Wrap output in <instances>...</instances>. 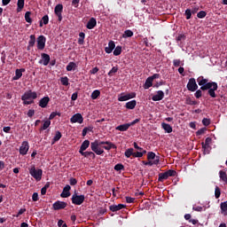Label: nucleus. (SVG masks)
<instances>
[{"label": "nucleus", "instance_id": "7", "mask_svg": "<svg viewBox=\"0 0 227 227\" xmlns=\"http://www.w3.org/2000/svg\"><path fill=\"white\" fill-rule=\"evenodd\" d=\"M147 160H153L154 166H158L159 162H160V156H157L153 152H149L147 153Z\"/></svg>", "mask_w": 227, "mask_h": 227}, {"label": "nucleus", "instance_id": "11", "mask_svg": "<svg viewBox=\"0 0 227 227\" xmlns=\"http://www.w3.org/2000/svg\"><path fill=\"white\" fill-rule=\"evenodd\" d=\"M130 98H136V93L131 92L126 95L121 94V96L118 98V100L119 102H127V100H130Z\"/></svg>", "mask_w": 227, "mask_h": 227}, {"label": "nucleus", "instance_id": "43", "mask_svg": "<svg viewBox=\"0 0 227 227\" xmlns=\"http://www.w3.org/2000/svg\"><path fill=\"white\" fill-rule=\"evenodd\" d=\"M82 157H90V159H95V153L93 152H84L82 153Z\"/></svg>", "mask_w": 227, "mask_h": 227}, {"label": "nucleus", "instance_id": "49", "mask_svg": "<svg viewBox=\"0 0 227 227\" xmlns=\"http://www.w3.org/2000/svg\"><path fill=\"white\" fill-rule=\"evenodd\" d=\"M121 54V46H116L114 51V56H120Z\"/></svg>", "mask_w": 227, "mask_h": 227}, {"label": "nucleus", "instance_id": "1", "mask_svg": "<svg viewBox=\"0 0 227 227\" xmlns=\"http://www.w3.org/2000/svg\"><path fill=\"white\" fill-rule=\"evenodd\" d=\"M197 82L199 86L200 87V90H197L195 92V97L197 98H201L203 96L202 91L207 90V95L211 97V98H217V94H215V91H217L219 86L217 85V82H208V79L204 78L203 76H200L197 79Z\"/></svg>", "mask_w": 227, "mask_h": 227}, {"label": "nucleus", "instance_id": "59", "mask_svg": "<svg viewBox=\"0 0 227 227\" xmlns=\"http://www.w3.org/2000/svg\"><path fill=\"white\" fill-rule=\"evenodd\" d=\"M69 184H70V185H77V179L71 177L69 179Z\"/></svg>", "mask_w": 227, "mask_h": 227}, {"label": "nucleus", "instance_id": "4", "mask_svg": "<svg viewBox=\"0 0 227 227\" xmlns=\"http://www.w3.org/2000/svg\"><path fill=\"white\" fill-rule=\"evenodd\" d=\"M90 148L96 155H102L104 153V147L100 143H91Z\"/></svg>", "mask_w": 227, "mask_h": 227}, {"label": "nucleus", "instance_id": "27", "mask_svg": "<svg viewBox=\"0 0 227 227\" xmlns=\"http://www.w3.org/2000/svg\"><path fill=\"white\" fill-rule=\"evenodd\" d=\"M201 146L204 150V153H210V151L212 150L210 143H201Z\"/></svg>", "mask_w": 227, "mask_h": 227}, {"label": "nucleus", "instance_id": "57", "mask_svg": "<svg viewBox=\"0 0 227 227\" xmlns=\"http://www.w3.org/2000/svg\"><path fill=\"white\" fill-rule=\"evenodd\" d=\"M207 132V128H202L196 132L197 136H203Z\"/></svg>", "mask_w": 227, "mask_h": 227}, {"label": "nucleus", "instance_id": "47", "mask_svg": "<svg viewBox=\"0 0 227 227\" xmlns=\"http://www.w3.org/2000/svg\"><path fill=\"white\" fill-rule=\"evenodd\" d=\"M114 169L115 171H121V170L125 169V166H123V164H121V163H118V164H116V165L114 167Z\"/></svg>", "mask_w": 227, "mask_h": 227}, {"label": "nucleus", "instance_id": "23", "mask_svg": "<svg viewBox=\"0 0 227 227\" xmlns=\"http://www.w3.org/2000/svg\"><path fill=\"white\" fill-rule=\"evenodd\" d=\"M130 129V124L125 123L116 127V130H120V132H125Z\"/></svg>", "mask_w": 227, "mask_h": 227}, {"label": "nucleus", "instance_id": "58", "mask_svg": "<svg viewBox=\"0 0 227 227\" xmlns=\"http://www.w3.org/2000/svg\"><path fill=\"white\" fill-rule=\"evenodd\" d=\"M173 65H174V67H178L182 65V61H180V59H174L173 60Z\"/></svg>", "mask_w": 227, "mask_h": 227}, {"label": "nucleus", "instance_id": "25", "mask_svg": "<svg viewBox=\"0 0 227 227\" xmlns=\"http://www.w3.org/2000/svg\"><path fill=\"white\" fill-rule=\"evenodd\" d=\"M152 86H153V80H152V78L149 76L146 80L144 84V89L145 90H149V88H152Z\"/></svg>", "mask_w": 227, "mask_h": 227}, {"label": "nucleus", "instance_id": "34", "mask_svg": "<svg viewBox=\"0 0 227 227\" xmlns=\"http://www.w3.org/2000/svg\"><path fill=\"white\" fill-rule=\"evenodd\" d=\"M84 38H86V34H84L83 32H81L79 34V38H78L79 45H84Z\"/></svg>", "mask_w": 227, "mask_h": 227}, {"label": "nucleus", "instance_id": "15", "mask_svg": "<svg viewBox=\"0 0 227 227\" xmlns=\"http://www.w3.org/2000/svg\"><path fill=\"white\" fill-rule=\"evenodd\" d=\"M41 58H42L43 65L44 67H47V65H49V63H51V56L49 54L42 53Z\"/></svg>", "mask_w": 227, "mask_h": 227}, {"label": "nucleus", "instance_id": "35", "mask_svg": "<svg viewBox=\"0 0 227 227\" xmlns=\"http://www.w3.org/2000/svg\"><path fill=\"white\" fill-rule=\"evenodd\" d=\"M169 177L167 172L160 173L158 177V182H162L163 180H168Z\"/></svg>", "mask_w": 227, "mask_h": 227}, {"label": "nucleus", "instance_id": "41", "mask_svg": "<svg viewBox=\"0 0 227 227\" xmlns=\"http://www.w3.org/2000/svg\"><path fill=\"white\" fill-rule=\"evenodd\" d=\"M68 81H69V79L67 76L60 78V82H61L62 86H69L70 82Z\"/></svg>", "mask_w": 227, "mask_h": 227}, {"label": "nucleus", "instance_id": "9", "mask_svg": "<svg viewBox=\"0 0 227 227\" xmlns=\"http://www.w3.org/2000/svg\"><path fill=\"white\" fill-rule=\"evenodd\" d=\"M67 206L68 204L67 202L57 200L56 202L53 203L52 207H53V210H63L67 208Z\"/></svg>", "mask_w": 227, "mask_h": 227}, {"label": "nucleus", "instance_id": "16", "mask_svg": "<svg viewBox=\"0 0 227 227\" xmlns=\"http://www.w3.org/2000/svg\"><path fill=\"white\" fill-rule=\"evenodd\" d=\"M70 189H72V187L69 184H67L64 187L62 193L60 194L61 198H69Z\"/></svg>", "mask_w": 227, "mask_h": 227}, {"label": "nucleus", "instance_id": "18", "mask_svg": "<svg viewBox=\"0 0 227 227\" xmlns=\"http://www.w3.org/2000/svg\"><path fill=\"white\" fill-rule=\"evenodd\" d=\"M26 72V68H20L15 70V75L13 76V81H19L22 77V73Z\"/></svg>", "mask_w": 227, "mask_h": 227}, {"label": "nucleus", "instance_id": "5", "mask_svg": "<svg viewBox=\"0 0 227 227\" xmlns=\"http://www.w3.org/2000/svg\"><path fill=\"white\" fill-rule=\"evenodd\" d=\"M38 98V94L36 92L28 90L21 96V100H35Z\"/></svg>", "mask_w": 227, "mask_h": 227}, {"label": "nucleus", "instance_id": "37", "mask_svg": "<svg viewBox=\"0 0 227 227\" xmlns=\"http://www.w3.org/2000/svg\"><path fill=\"white\" fill-rule=\"evenodd\" d=\"M220 179L224 182V184H227V174L226 172L220 170L219 171Z\"/></svg>", "mask_w": 227, "mask_h": 227}, {"label": "nucleus", "instance_id": "19", "mask_svg": "<svg viewBox=\"0 0 227 227\" xmlns=\"http://www.w3.org/2000/svg\"><path fill=\"white\" fill-rule=\"evenodd\" d=\"M29 152V145L27 144H22L21 146L20 147V155H26Z\"/></svg>", "mask_w": 227, "mask_h": 227}, {"label": "nucleus", "instance_id": "48", "mask_svg": "<svg viewBox=\"0 0 227 227\" xmlns=\"http://www.w3.org/2000/svg\"><path fill=\"white\" fill-rule=\"evenodd\" d=\"M61 132L56 131L55 136L53 137V143H56L61 139Z\"/></svg>", "mask_w": 227, "mask_h": 227}, {"label": "nucleus", "instance_id": "2", "mask_svg": "<svg viewBox=\"0 0 227 227\" xmlns=\"http://www.w3.org/2000/svg\"><path fill=\"white\" fill-rule=\"evenodd\" d=\"M28 170L31 176H33L35 180H36L37 182H40V180H42V175H43V170H42V168L36 169V167H35V165H32L31 168H28Z\"/></svg>", "mask_w": 227, "mask_h": 227}, {"label": "nucleus", "instance_id": "10", "mask_svg": "<svg viewBox=\"0 0 227 227\" xmlns=\"http://www.w3.org/2000/svg\"><path fill=\"white\" fill-rule=\"evenodd\" d=\"M54 12H55V15H57V17L59 19V22H61V20H63V16H62L63 4H57L55 6Z\"/></svg>", "mask_w": 227, "mask_h": 227}, {"label": "nucleus", "instance_id": "38", "mask_svg": "<svg viewBox=\"0 0 227 227\" xmlns=\"http://www.w3.org/2000/svg\"><path fill=\"white\" fill-rule=\"evenodd\" d=\"M25 20L27 24H33V20L31 19V12H27L25 13Z\"/></svg>", "mask_w": 227, "mask_h": 227}, {"label": "nucleus", "instance_id": "62", "mask_svg": "<svg viewBox=\"0 0 227 227\" xmlns=\"http://www.w3.org/2000/svg\"><path fill=\"white\" fill-rule=\"evenodd\" d=\"M32 200L33 201H38L39 198H38V192H34L32 195Z\"/></svg>", "mask_w": 227, "mask_h": 227}, {"label": "nucleus", "instance_id": "28", "mask_svg": "<svg viewBox=\"0 0 227 227\" xmlns=\"http://www.w3.org/2000/svg\"><path fill=\"white\" fill-rule=\"evenodd\" d=\"M161 127L165 130V132H168V134H171V132H173V128L168 123H161Z\"/></svg>", "mask_w": 227, "mask_h": 227}, {"label": "nucleus", "instance_id": "22", "mask_svg": "<svg viewBox=\"0 0 227 227\" xmlns=\"http://www.w3.org/2000/svg\"><path fill=\"white\" fill-rule=\"evenodd\" d=\"M67 72H74L77 70V65L75 62H69L66 67Z\"/></svg>", "mask_w": 227, "mask_h": 227}, {"label": "nucleus", "instance_id": "3", "mask_svg": "<svg viewBox=\"0 0 227 227\" xmlns=\"http://www.w3.org/2000/svg\"><path fill=\"white\" fill-rule=\"evenodd\" d=\"M84 200H86V197L84 195H77V192H74L71 198L73 205H82Z\"/></svg>", "mask_w": 227, "mask_h": 227}, {"label": "nucleus", "instance_id": "6", "mask_svg": "<svg viewBox=\"0 0 227 227\" xmlns=\"http://www.w3.org/2000/svg\"><path fill=\"white\" fill-rule=\"evenodd\" d=\"M37 42V49L38 51H43L45 49V43L47 42V38L44 35H39L36 39Z\"/></svg>", "mask_w": 227, "mask_h": 227}, {"label": "nucleus", "instance_id": "17", "mask_svg": "<svg viewBox=\"0 0 227 227\" xmlns=\"http://www.w3.org/2000/svg\"><path fill=\"white\" fill-rule=\"evenodd\" d=\"M96 27H97V19L90 18L86 25L87 29H94Z\"/></svg>", "mask_w": 227, "mask_h": 227}, {"label": "nucleus", "instance_id": "33", "mask_svg": "<svg viewBox=\"0 0 227 227\" xmlns=\"http://www.w3.org/2000/svg\"><path fill=\"white\" fill-rule=\"evenodd\" d=\"M134 36V32L132 30L128 29L122 34V38H132Z\"/></svg>", "mask_w": 227, "mask_h": 227}, {"label": "nucleus", "instance_id": "53", "mask_svg": "<svg viewBox=\"0 0 227 227\" xmlns=\"http://www.w3.org/2000/svg\"><path fill=\"white\" fill-rule=\"evenodd\" d=\"M184 14L186 15V20H189L192 17V12L191 9H186Z\"/></svg>", "mask_w": 227, "mask_h": 227}, {"label": "nucleus", "instance_id": "36", "mask_svg": "<svg viewBox=\"0 0 227 227\" xmlns=\"http://www.w3.org/2000/svg\"><path fill=\"white\" fill-rule=\"evenodd\" d=\"M29 38H30V40L28 41L29 47H35V43H36V36L35 35H31Z\"/></svg>", "mask_w": 227, "mask_h": 227}, {"label": "nucleus", "instance_id": "63", "mask_svg": "<svg viewBox=\"0 0 227 227\" xmlns=\"http://www.w3.org/2000/svg\"><path fill=\"white\" fill-rule=\"evenodd\" d=\"M98 67H96L94 68H92L90 71V74H91L92 75H95V74H97L98 72Z\"/></svg>", "mask_w": 227, "mask_h": 227}, {"label": "nucleus", "instance_id": "44", "mask_svg": "<svg viewBox=\"0 0 227 227\" xmlns=\"http://www.w3.org/2000/svg\"><path fill=\"white\" fill-rule=\"evenodd\" d=\"M215 198L216 200H219V198H221V188H219V186H215Z\"/></svg>", "mask_w": 227, "mask_h": 227}, {"label": "nucleus", "instance_id": "50", "mask_svg": "<svg viewBox=\"0 0 227 227\" xmlns=\"http://www.w3.org/2000/svg\"><path fill=\"white\" fill-rule=\"evenodd\" d=\"M198 19H205L207 17V12L200 11L197 13Z\"/></svg>", "mask_w": 227, "mask_h": 227}, {"label": "nucleus", "instance_id": "31", "mask_svg": "<svg viewBox=\"0 0 227 227\" xmlns=\"http://www.w3.org/2000/svg\"><path fill=\"white\" fill-rule=\"evenodd\" d=\"M88 148H90V143H82L80 147L79 153H84V151L88 150Z\"/></svg>", "mask_w": 227, "mask_h": 227}, {"label": "nucleus", "instance_id": "32", "mask_svg": "<svg viewBox=\"0 0 227 227\" xmlns=\"http://www.w3.org/2000/svg\"><path fill=\"white\" fill-rule=\"evenodd\" d=\"M145 153H146V150L137 151V152H134V151H133V157L141 158V157H143Z\"/></svg>", "mask_w": 227, "mask_h": 227}, {"label": "nucleus", "instance_id": "51", "mask_svg": "<svg viewBox=\"0 0 227 227\" xmlns=\"http://www.w3.org/2000/svg\"><path fill=\"white\" fill-rule=\"evenodd\" d=\"M116 72H118V67H114L108 72L109 77H113V75H114V74H116Z\"/></svg>", "mask_w": 227, "mask_h": 227}, {"label": "nucleus", "instance_id": "54", "mask_svg": "<svg viewBox=\"0 0 227 227\" xmlns=\"http://www.w3.org/2000/svg\"><path fill=\"white\" fill-rule=\"evenodd\" d=\"M93 130V127H86L82 129V136H86L88 132H91Z\"/></svg>", "mask_w": 227, "mask_h": 227}, {"label": "nucleus", "instance_id": "52", "mask_svg": "<svg viewBox=\"0 0 227 227\" xmlns=\"http://www.w3.org/2000/svg\"><path fill=\"white\" fill-rule=\"evenodd\" d=\"M57 116H61V114H60V113H58V112H52V113L50 114L49 121L54 120V118H56Z\"/></svg>", "mask_w": 227, "mask_h": 227}, {"label": "nucleus", "instance_id": "24", "mask_svg": "<svg viewBox=\"0 0 227 227\" xmlns=\"http://www.w3.org/2000/svg\"><path fill=\"white\" fill-rule=\"evenodd\" d=\"M51 99L49 98V97H44L40 101H39V106L40 107L45 108L47 107V105L49 104V101Z\"/></svg>", "mask_w": 227, "mask_h": 227}, {"label": "nucleus", "instance_id": "12", "mask_svg": "<svg viewBox=\"0 0 227 227\" xmlns=\"http://www.w3.org/2000/svg\"><path fill=\"white\" fill-rule=\"evenodd\" d=\"M71 123H82L84 121V118L82 117V114H74L70 119Z\"/></svg>", "mask_w": 227, "mask_h": 227}, {"label": "nucleus", "instance_id": "30", "mask_svg": "<svg viewBox=\"0 0 227 227\" xmlns=\"http://www.w3.org/2000/svg\"><path fill=\"white\" fill-rule=\"evenodd\" d=\"M25 0H18L17 2V12H22L24 10Z\"/></svg>", "mask_w": 227, "mask_h": 227}, {"label": "nucleus", "instance_id": "45", "mask_svg": "<svg viewBox=\"0 0 227 227\" xmlns=\"http://www.w3.org/2000/svg\"><path fill=\"white\" fill-rule=\"evenodd\" d=\"M107 145L103 146V150H116V145L114 144H106Z\"/></svg>", "mask_w": 227, "mask_h": 227}, {"label": "nucleus", "instance_id": "56", "mask_svg": "<svg viewBox=\"0 0 227 227\" xmlns=\"http://www.w3.org/2000/svg\"><path fill=\"white\" fill-rule=\"evenodd\" d=\"M202 125H204V127H208V125H210V119L208 118H204L202 120Z\"/></svg>", "mask_w": 227, "mask_h": 227}, {"label": "nucleus", "instance_id": "46", "mask_svg": "<svg viewBox=\"0 0 227 227\" xmlns=\"http://www.w3.org/2000/svg\"><path fill=\"white\" fill-rule=\"evenodd\" d=\"M48 127H51V121L46 120L41 127V130H47Z\"/></svg>", "mask_w": 227, "mask_h": 227}, {"label": "nucleus", "instance_id": "39", "mask_svg": "<svg viewBox=\"0 0 227 227\" xmlns=\"http://www.w3.org/2000/svg\"><path fill=\"white\" fill-rule=\"evenodd\" d=\"M125 157H127V159H130V157H134V149L129 148L128 150H126Z\"/></svg>", "mask_w": 227, "mask_h": 227}, {"label": "nucleus", "instance_id": "40", "mask_svg": "<svg viewBox=\"0 0 227 227\" xmlns=\"http://www.w3.org/2000/svg\"><path fill=\"white\" fill-rule=\"evenodd\" d=\"M98 97H100V90H94L90 95V98H92V100H97Z\"/></svg>", "mask_w": 227, "mask_h": 227}, {"label": "nucleus", "instance_id": "8", "mask_svg": "<svg viewBox=\"0 0 227 227\" xmlns=\"http://www.w3.org/2000/svg\"><path fill=\"white\" fill-rule=\"evenodd\" d=\"M186 88L188 91H196L198 90V83H196V79L190 78Z\"/></svg>", "mask_w": 227, "mask_h": 227}, {"label": "nucleus", "instance_id": "26", "mask_svg": "<svg viewBox=\"0 0 227 227\" xmlns=\"http://www.w3.org/2000/svg\"><path fill=\"white\" fill-rule=\"evenodd\" d=\"M137 105V102L136 101V99H133L129 102H127L125 105V107L126 109H135Z\"/></svg>", "mask_w": 227, "mask_h": 227}, {"label": "nucleus", "instance_id": "60", "mask_svg": "<svg viewBox=\"0 0 227 227\" xmlns=\"http://www.w3.org/2000/svg\"><path fill=\"white\" fill-rule=\"evenodd\" d=\"M134 201H136V198L126 197V202L127 203H134Z\"/></svg>", "mask_w": 227, "mask_h": 227}, {"label": "nucleus", "instance_id": "20", "mask_svg": "<svg viewBox=\"0 0 227 227\" xmlns=\"http://www.w3.org/2000/svg\"><path fill=\"white\" fill-rule=\"evenodd\" d=\"M125 207L126 206L123 204L112 205L109 207V210H111V212H118L119 210L125 208Z\"/></svg>", "mask_w": 227, "mask_h": 227}, {"label": "nucleus", "instance_id": "14", "mask_svg": "<svg viewBox=\"0 0 227 227\" xmlns=\"http://www.w3.org/2000/svg\"><path fill=\"white\" fill-rule=\"evenodd\" d=\"M115 47L116 44L114 43V41H110L108 43V46L105 48V52H106V54H111V52L114 51Z\"/></svg>", "mask_w": 227, "mask_h": 227}, {"label": "nucleus", "instance_id": "61", "mask_svg": "<svg viewBox=\"0 0 227 227\" xmlns=\"http://www.w3.org/2000/svg\"><path fill=\"white\" fill-rule=\"evenodd\" d=\"M27 114L28 118H33V116H35V110H33V109L28 110Z\"/></svg>", "mask_w": 227, "mask_h": 227}, {"label": "nucleus", "instance_id": "42", "mask_svg": "<svg viewBox=\"0 0 227 227\" xmlns=\"http://www.w3.org/2000/svg\"><path fill=\"white\" fill-rule=\"evenodd\" d=\"M185 104H187V106H198V101L192 100V98H187L185 100Z\"/></svg>", "mask_w": 227, "mask_h": 227}, {"label": "nucleus", "instance_id": "64", "mask_svg": "<svg viewBox=\"0 0 227 227\" xmlns=\"http://www.w3.org/2000/svg\"><path fill=\"white\" fill-rule=\"evenodd\" d=\"M177 42H182V40H185V35H179L176 37Z\"/></svg>", "mask_w": 227, "mask_h": 227}, {"label": "nucleus", "instance_id": "55", "mask_svg": "<svg viewBox=\"0 0 227 227\" xmlns=\"http://www.w3.org/2000/svg\"><path fill=\"white\" fill-rule=\"evenodd\" d=\"M168 178L169 176H176V172L173 169H168V171H166Z\"/></svg>", "mask_w": 227, "mask_h": 227}, {"label": "nucleus", "instance_id": "29", "mask_svg": "<svg viewBox=\"0 0 227 227\" xmlns=\"http://www.w3.org/2000/svg\"><path fill=\"white\" fill-rule=\"evenodd\" d=\"M43 24L44 26H47V24H49V15H44L42 18V20H40V23H39L40 27H43Z\"/></svg>", "mask_w": 227, "mask_h": 227}, {"label": "nucleus", "instance_id": "13", "mask_svg": "<svg viewBox=\"0 0 227 227\" xmlns=\"http://www.w3.org/2000/svg\"><path fill=\"white\" fill-rule=\"evenodd\" d=\"M164 98V91L162 90H158L157 94L152 97V100L153 102H159Z\"/></svg>", "mask_w": 227, "mask_h": 227}, {"label": "nucleus", "instance_id": "21", "mask_svg": "<svg viewBox=\"0 0 227 227\" xmlns=\"http://www.w3.org/2000/svg\"><path fill=\"white\" fill-rule=\"evenodd\" d=\"M220 208H221L222 215H224L226 217L227 216V200L224 202H221Z\"/></svg>", "mask_w": 227, "mask_h": 227}]
</instances>
